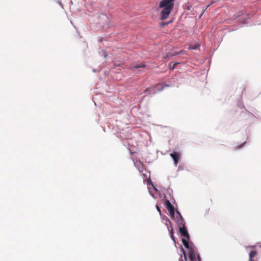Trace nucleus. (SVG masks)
I'll return each instance as SVG.
<instances>
[{
  "mask_svg": "<svg viewBox=\"0 0 261 261\" xmlns=\"http://www.w3.org/2000/svg\"><path fill=\"white\" fill-rule=\"evenodd\" d=\"M179 230L181 235L185 238L182 240L185 247L189 250V261H200V257L197 253L195 247L190 246L188 241L190 240V236L187 230L186 226H179Z\"/></svg>",
  "mask_w": 261,
  "mask_h": 261,
  "instance_id": "nucleus-1",
  "label": "nucleus"
},
{
  "mask_svg": "<svg viewBox=\"0 0 261 261\" xmlns=\"http://www.w3.org/2000/svg\"><path fill=\"white\" fill-rule=\"evenodd\" d=\"M175 0H162L159 4V8L161 9L160 13L161 19L164 20L168 18L169 14L173 10Z\"/></svg>",
  "mask_w": 261,
  "mask_h": 261,
  "instance_id": "nucleus-2",
  "label": "nucleus"
},
{
  "mask_svg": "<svg viewBox=\"0 0 261 261\" xmlns=\"http://www.w3.org/2000/svg\"><path fill=\"white\" fill-rule=\"evenodd\" d=\"M100 22L99 23L101 24L102 27H109L110 25V21L109 18L105 15H102L99 17Z\"/></svg>",
  "mask_w": 261,
  "mask_h": 261,
  "instance_id": "nucleus-3",
  "label": "nucleus"
},
{
  "mask_svg": "<svg viewBox=\"0 0 261 261\" xmlns=\"http://www.w3.org/2000/svg\"><path fill=\"white\" fill-rule=\"evenodd\" d=\"M170 156L172 158L175 164L176 165L180 158V153L177 152H173L170 153Z\"/></svg>",
  "mask_w": 261,
  "mask_h": 261,
  "instance_id": "nucleus-4",
  "label": "nucleus"
},
{
  "mask_svg": "<svg viewBox=\"0 0 261 261\" xmlns=\"http://www.w3.org/2000/svg\"><path fill=\"white\" fill-rule=\"evenodd\" d=\"M176 223L178 225V227H179V226H186L185 221L182 216L177 218Z\"/></svg>",
  "mask_w": 261,
  "mask_h": 261,
  "instance_id": "nucleus-5",
  "label": "nucleus"
},
{
  "mask_svg": "<svg viewBox=\"0 0 261 261\" xmlns=\"http://www.w3.org/2000/svg\"><path fill=\"white\" fill-rule=\"evenodd\" d=\"M146 65L145 64H140L137 65H131L130 66V68L134 70L135 69H138L140 68H145Z\"/></svg>",
  "mask_w": 261,
  "mask_h": 261,
  "instance_id": "nucleus-6",
  "label": "nucleus"
},
{
  "mask_svg": "<svg viewBox=\"0 0 261 261\" xmlns=\"http://www.w3.org/2000/svg\"><path fill=\"white\" fill-rule=\"evenodd\" d=\"M257 255V253L256 251H251L249 253V261H254L253 258Z\"/></svg>",
  "mask_w": 261,
  "mask_h": 261,
  "instance_id": "nucleus-7",
  "label": "nucleus"
},
{
  "mask_svg": "<svg viewBox=\"0 0 261 261\" xmlns=\"http://www.w3.org/2000/svg\"><path fill=\"white\" fill-rule=\"evenodd\" d=\"M166 207L168 209V211L174 210V206L168 200L166 201Z\"/></svg>",
  "mask_w": 261,
  "mask_h": 261,
  "instance_id": "nucleus-8",
  "label": "nucleus"
},
{
  "mask_svg": "<svg viewBox=\"0 0 261 261\" xmlns=\"http://www.w3.org/2000/svg\"><path fill=\"white\" fill-rule=\"evenodd\" d=\"M177 62H170L168 65V68L170 70H173L176 66L178 64Z\"/></svg>",
  "mask_w": 261,
  "mask_h": 261,
  "instance_id": "nucleus-9",
  "label": "nucleus"
},
{
  "mask_svg": "<svg viewBox=\"0 0 261 261\" xmlns=\"http://www.w3.org/2000/svg\"><path fill=\"white\" fill-rule=\"evenodd\" d=\"M169 212L170 213V216L172 217H173L174 216V210L169 211Z\"/></svg>",
  "mask_w": 261,
  "mask_h": 261,
  "instance_id": "nucleus-10",
  "label": "nucleus"
},
{
  "mask_svg": "<svg viewBox=\"0 0 261 261\" xmlns=\"http://www.w3.org/2000/svg\"><path fill=\"white\" fill-rule=\"evenodd\" d=\"M197 48L196 45H191L189 47V48L192 49H196Z\"/></svg>",
  "mask_w": 261,
  "mask_h": 261,
  "instance_id": "nucleus-11",
  "label": "nucleus"
},
{
  "mask_svg": "<svg viewBox=\"0 0 261 261\" xmlns=\"http://www.w3.org/2000/svg\"><path fill=\"white\" fill-rule=\"evenodd\" d=\"M176 213L178 215L179 217H180V216H182L179 211H176Z\"/></svg>",
  "mask_w": 261,
  "mask_h": 261,
  "instance_id": "nucleus-12",
  "label": "nucleus"
},
{
  "mask_svg": "<svg viewBox=\"0 0 261 261\" xmlns=\"http://www.w3.org/2000/svg\"><path fill=\"white\" fill-rule=\"evenodd\" d=\"M171 238H172V240L175 242V240H174V238L173 237V233H172V234H171Z\"/></svg>",
  "mask_w": 261,
  "mask_h": 261,
  "instance_id": "nucleus-13",
  "label": "nucleus"
},
{
  "mask_svg": "<svg viewBox=\"0 0 261 261\" xmlns=\"http://www.w3.org/2000/svg\"><path fill=\"white\" fill-rule=\"evenodd\" d=\"M156 208H157L158 211L159 212H161L160 209L158 205L156 206Z\"/></svg>",
  "mask_w": 261,
  "mask_h": 261,
  "instance_id": "nucleus-14",
  "label": "nucleus"
},
{
  "mask_svg": "<svg viewBox=\"0 0 261 261\" xmlns=\"http://www.w3.org/2000/svg\"><path fill=\"white\" fill-rule=\"evenodd\" d=\"M184 255H185V259L186 260V255H185V252H184Z\"/></svg>",
  "mask_w": 261,
  "mask_h": 261,
  "instance_id": "nucleus-15",
  "label": "nucleus"
},
{
  "mask_svg": "<svg viewBox=\"0 0 261 261\" xmlns=\"http://www.w3.org/2000/svg\"><path fill=\"white\" fill-rule=\"evenodd\" d=\"M148 89H146V90L144 91V92H146L148 90Z\"/></svg>",
  "mask_w": 261,
  "mask_h": 261,
  "instance_id": "nucleus-16",
  "label": "nucleus"
}]
</instances>
